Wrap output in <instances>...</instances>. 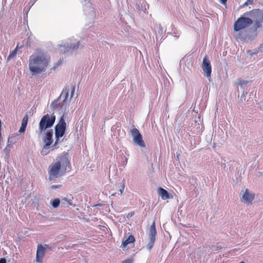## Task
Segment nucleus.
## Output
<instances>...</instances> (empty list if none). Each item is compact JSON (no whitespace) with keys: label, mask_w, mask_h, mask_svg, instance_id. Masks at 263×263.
I'll return each mask as SVG.
<instances>
[{"label":"nucleus","mask_w":263,"mask_h":263,"mask_svg":"<svg viewBox=\"0 0 263 263\" xmlns=\"http://www.w3.org/2000/svg\"><path fill=\"white\" fill-rule=\"evenodd\" d=\"M53 132L52 130L48 131L47 132L45 138L43 139V141L45 143L44 145L46 146H50L53 142L52 140Z\"/></svg>","instance_id":"obj_13"},{"label":"nucleus","mask_w":263,"mask_h":263,"mask_svg":"<svg viewBox=\"0 0 263 263\" xmlns=\"http://www.w3.org/2000/svg\"><path fill=\"white\" fill-rule=\"evenodd\" d=\"M159 194L163 199L165 200L169 198L168 192L166 190L162 187L159 188Z\"/></svg>","instance_id":"obj_15"},{"label":"nucleus","mask_w":263,"mask_h":263,"mask_svg":"<svg viewBox=\"0 0 263 263\" xmlns=\"http://www.w3.org/2000/svg\"><path fill=\"white\" fill-rule=\"evenodd\" d=\"M122 263H133V260L130 259L124 260Z\"/></svg>","instance_id":"obj_23"},{"label":"nucleus","mask_w":263,"mask_h":263,"mask_svg":"<svg viewBox=\"0 0 263 263\" xmlns=\"http://www.w3.org/2000/svg\"><path fill=\"white\" fill-rule=\"evenodd\" d=\"M74 91H75V86H72V89H71V98L73 97Z\"/></svg>","instance_id":"obj_24"},{"label":"nucleus","mask_w":263,"mask_h":263,"mask_svg":"<svg viewBox=\"0 0 263 263\" xmlns=\"http://www.w3.org/2000/svg\"><path fill=\"white\" fill-rule=\"evenodd\" d=\"M48 62V59L44 55H32L30 58L29 69L33 74L41 73L47 67Z\"/></svg>","instance_id":"obj_2"},{"label":"nucleus","mask_w":263,"mask_h":263,"mask_svg":"<svg viewBox=\"0 0 263 263\" xmlns=\"http://www.w3.org/2000/svg\"><path fill=\"white\" fill-rule=\"evenodd\" d=\"M69 166L70 163L68 158L65 156L61 157L58 161L51 163L49 166V180H52L61 177Z\"/></svg>","instance_id":"obj_1"},{"label":"nucleus","mask_w":263,"mask_h":263,"mask_svg":"<svg viewBox=\"0 0 263 263\" xmlns=\"http://www.w3.org/2000/svg\"><path fill=\"white\" fill-rule=\"evenodd\" d=\"M239 263H245L244 261H241Z\"/></svg>","instance_id":"obj_30"},{"label":"nucleus","mask_w":263,"mask_h":263,"mask_svg":"<svg viewBox=\"0 0 263 263\" xmlns=\"http://www.w3.org/2000/svg\"><path fill=\"white\" fill-rule=\"evenodd\" d=\"M135 241V237L133 235H130L128 238L124 241H122V247L124 249L126 247L127 245L130 243H134Z\"/></svg>","instance_id":"obj_14"},{"label":"nucleus","mask_w":263,"mask_h":263,"mask_svg":"<svg viewBox=\"0 0 263 263\" xmlns=\"http://www.w3.org/2000/svg\"><path fill=\"white\" fill-rule=\"evenodd\" d=\"M221 3L223 4H225L227 2V0H220Z\"/></svg>","instance_id":"obj_28"},{"label":"nucleus","mask_w":263,"mask_h":263,"mask_svg":"<svg viewBox=\"0 0 263 263\" xmlns=\"http://www.w3.org/2000/svg\"><path fill=\"white\" fill-rule=\"evenodd\" d=\"M255 197V194L254 193H251L249 192L248 189H246L245 193L242 196V200L246 203H251L252 201L254 200Z\"/></svg>","instance_id":"obj_12"},{"label":"nucleus","mask_w":263,"mask_h":263,"mask_svg":"<svg viewBox=\"0 0 263 263\" xmlns=\"http://www.w3.org/2000/svg\"><path fill=\"white\" fill-rule=\"evenodd\" d=\"M45 253V248L41 244L38 245L35 258L36 261L41 262Z\"/></svg>","instance_id":"obj_11"},{"label":"nucleus","mask_w":263,"mask_h":263,"mask_svg":"<svg viewBox=\"0 0 263 263\" xmlns=\"http://www.w3.org/2000/svg\"><path fill=\"white\" fill-rule=\"evenodd\" d=\"M202 68L205 76L210 78L212 72V67L210 61L207 56H205L203 59Z\"/></svg>","instance_id":"obj_10"},{"label":"nucleus","mask_w":263,"mask_h":263,"mask_svg":"<svg viewBox=\"0 0 263 263\" xmlns=\"http://www.w3.org/2000/svg\"><path fill=\"white\" fill-rule=\"evenodd\" d=\"M134 214V212L129 213L128 215V217H132Z\"/></svg>","instance_id":"obj_29"},{"label":"nucleus","mask_w":263,"mask_h":263,"mask_svg":"<svg viewBox=\"0 0 263 263\" xmlns=\"http://www.w3.org/2000/svg\"><path fill=\"white\" fill-rule=\"evenodd\" d=\"M253 23V21L248 16L244 15L239 17L234 24V31H239L250 26Z\"/></svg>","instance_id":"obj_5"},{"label":"nucleus","mask_w":263,"mask_h":263,"mask_svg":"<svg viewBox=\"0 0 263 263\" xmlns=\"http://www.w3.org/2000/svg\"><path fill=\"white\" fill-rule=\"evenodd\" d=\"M62 200L67 202V203L68 204V205H73L72 200H71V199H68L67 198H64L62 199Z\"/></svg>","instance_id":"obj_20"},{"label":"nucleus","mask_w":263,"mask_h":263,"mask_svg":"<svg viewBox=\"0 0 263 263\" xmlns=\"http://www.w3.org/2000/svg\"><path fill=\"white\" fill-rule=\"evenodd\" d=\"M55 121V116L54 115L47 114L42 117L39 123V130L40 134H42L45 130L51 127Z\"/></svg>","instance_id":"obj_4"},{"label":"nucleus","mask_w":263,"mask_h":263,"mask_svg":"<svg viewBox=\"0 0 263 263\" xmlns=\"http://www.w3.org/2000/svg\"><path fill=\"white\" fill-rule=\"evenodd\" d=\"M244 15L248 16L251 19L255 20L254 24L253 26V29L254 31H257L258 28L262 26L263 22V12L259 9H253L252 10L246 12L244 13Z\"/></svg>","instance_id":"obj_3"},{"label":"nucleus","mask_w":263,"mask_h":263,"mask_svg":"<svg viewBox=\"0 0 263 263\" xmlns=\"http://www.w3.org/2000/svg\"><path fill=\"white\" fill-rule=\"evenodd\" d=\"M156 229L155 222H153L151 226L149 233V242L147 244V247L149 250H151L155 243L156 236Z\"/></svg>","instance_id":"obj_8"},{"label":"nucleus","mask_w":263,"mask_h":263,"mask_svg":"<svg viewBox=\"0 0 263 263\" xmlns=\"http://www.w3.org/2000/svg\"><path fill=\"white\" fill-rule=\"evenodd\" d=\"M68 92L69 90L67 88H65L63 90L60 97L56 100H54L51 104V106L52 108L55 109L58 108L59 105V101L60 100L63 98H64L63 103L62 107L64 105L66 104L68 97Z\"/></svg>","instance_id":"obj_9"},{"label":"nucleus","mask_w":263,"mask_h":263,"mask_svg":"<svg viewBox=\"0 0 263 263\" xmlns=\"http://www.w3.org/2000/svg\"><path fill=\"white\" fill-rule=\"evenodd\" d=\"M80 45V42H78L76 45H73V46H71L70 48L72 49H77L78 48L79 46Z\"/></svg>","instance_id":"obj_21"},{"label":"nucleus","mask_w":263,"mask_h":263,"mask_svg":"<svg viewBox=\"0 0 263 263\" xmlns=\"http://www.w3.org/2000/svg\"><path fill=\"white\" fill-rule=\"evenodd\" d=\"M130 134L133 138V141L135 144L140 147H145L146 146L141 134L136 128L132 129L130 130Z\"/></svg>","instance_id":"obj_7"},{"label":"nucleus","mask_w":263,"mask_h":263,"mask_svg":"<svg viewBox=\"0 0 263 263\" xmlns=\"http://www.w3.org/2000/svg\"><path fill=\"white\" fill-rule=\"evenodd\" d=\"M60 199L58 198H55L53 199L51 202V205L54 208H57L59 206L60 204Z\"/></svg>","instance_id":"obj_18"},{"label":"nucleus","mask_w":263,"mask_h":263,"mask_svg":"<svg viewBox=\"0 0 263 263\" xmlns=\"http://www.w3.org/2000/svg\"><path fill=\"white\" fill-rule=\"evenodd\" d=\"M0 263H6V259L5 258H0Z\"/></svg>","instance_id":"obj_25"},{"label":"nucleus","mask_w":263,"mask_h":263,"mask_svg":"<svg viewBox=\"0 0 263 263\" xmlns=\"http://www.w3.org/2000/svg\"><path fill=\"white\" fill-rule=\"evenodd\" d=\"M124 184H123V186H122V189H120V192H121V193H122V192H123V191L124 190Z\"/></svg>","instance_id":"obj_27"},{"label":"nucleus","mask_w":263,"mask_h":263,"mask_svg":"<svg viewBox=\"0 0 263 263\" xmlns=\"http://www.w3.org/2000/svg\"><path fill=\"white\" fill-rule=\"evenodd\" d=\"M61 185H53L51 186V188L52 189H58V188H60L61 187Z\"/></svg>","instance_id":"obj_22"},{"label":"nucleus","mask_w":263,"mask_h":263,"mask_svg":"<svg viewBox=\"0 0 263 263\" xmlns=\"http://www.w3.org/2000/svg\"><path fill=\"white\" fill-rule=\"evenodd\" d=\"M27 122H28V117L26 115L25 117H24V118L22 120V125H21V126L19 130V132L20 133H24L25 132V129L27 126Z\"/></svg>","instance_id":"obj_16"},{"label":"nucleus","mask_w":263,"mask_h":263,"mask_svg":"<svg viewBox=\"0 0 263 263\" xmlns=\"http://www.w3.org/2000/svg\"><path fill=\"white\" fill-rule=\"evenodd\" d=\"M17 49H18V46H17V47L15 48V49L14 50L12 51L9 53V55L8 57V60H10L16 56Z\"/></svg>","instance_id":"obj_17"},{"label":"nucleus","mask_w":263,"mask_h":263,"mask_svg":"<svg viewBox=\"0 0 263 263\" xmlns=\"http://www.w3.org/2000/svg\"><path fill=\"white\" fill-rule=\"evenodd\" d=\"M253 0H248L247 2L245 3L244 5H248V3L251 4L253 3Z\"/></svg>","instance_id":"obj_26"},{"label":"nucleus","mask_w":263,"mask_h":263,"mask_svg":"<svg viewBox=\"0 0 263 263\" xmlns=\"http://www.w3.org/2000/svg\"><path fill=\"white\" fill-rule=\"evenodd\" d=\"M49 146H46V145H44V147L41 152V154L42 155H46L49 153Z\"/></svg>","instance_id":"obj_19"},{"label":"nucleus","mask_w":263,"mask_h":263,"mask_svg":"<svg viewBox=\"0 0 263 263\" xmlns=\"http://www.w3.org/2000/svg\"><path fill=\"white\" fill-rule=\"evenodd\" d=\"M66 128V123L63 118L62 117L59 123L55 127V135L56 140L54 144V146L58 144L59 138L63 137L65 133Z\"/></svg>","instance_id":"obj_6"}]
</instances>
